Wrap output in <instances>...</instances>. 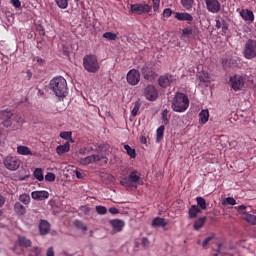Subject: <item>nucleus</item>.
Returning a JSON list of instances; mask_svg holds the SVG:
<instances>
[{
	"label": "nucleus",
	"instance_id": "obj_1",
	"mask_svg": "<svg viewBox=\"0 0 256 256\" xmlns=\"http://www.w3.org/2000/svg\"><path fill=\"white\" fill-rule=\"evenodd\" d=\"M171 108L175 113H185L189 109V96L183 92H177L172 99Z\"/></svg>",
	"mask_w": 256,
	"mask_h": 256
},
{
	"label": "nucleus",
	"instance_id": "obj_2",
	"mask_svg": "<svg viewBox=\"0 0 256 256\" xmlns=\"http://www.w3.org/2000/svg\"><path fill=\"white\" fill-rule=\"evenodd\" d=\"M50 89L56 95V97H65L67 93V80L62 76L53 78L50 81Z\"/></svg>",
	"mask_w": 256,
	"mask_h": 256
},
{
	"label": "nucleus",
	"instance_id": "obj_3",
	"mask_svg": "<svg viewBox=\"0 0 256 256\" xmlns=\"http://www.w3.org/2000/svg\"><path fill=\"white\" fill-rule=\"evenodd\" d=\"M83 67L88 73H97L101 69V64H99L97 56L88 54L83 58Z\"/></svg>",
	"mask_w": 256,
	"mask_h": 256
},
{
	"label": "nucleus",
	"instance_id": "obj_4",
	"mask_svg": "<svg viewBox=\"0 0 256 256\" xmlns=\"http://www.w3.org/2000/svg\"><path fill=\"white\" fill-rule=\"evenodd\" d=\"M243 57L245 59L251 60L255 59L256 57V40L254 39H248L246 43L244 44L243 49Z\"/></svg>",
	"mask_w": 256,
	"mask_h": 256
},
{
	"label": "nucleus",
	"instance_id": "obj_5",
	"mask_svg": "<svg viewBox=\"0 0 256 256\" xmlns=\"http://www.w3.org/2000/svg\"><path fill=\"white\" fill-rule=\"evenodd\" d=\"M3 165L8 171H17L21 167V160L17 156H6L3 159Z\"/></svg>",
	"mask_w": 256,
	"mask_h": 256
},
{
	"label": "nucleus",
	"instance_id": "obj_6",
	"mask_svg": "<svg viewBox=\"0 0 256 256\" xmlns=\"http://www.w3.org/2000/svg\"><path fill=\"white\" fill-rule=\"evenodd\" d=\"M245 77L235 74L229 78V85L233 91H242L245 87Z\"/></svg>",
	"mask_w": 256,
	"mask_h": 256
},
{
	"label": "nucleus",
	"instance_id": "obj_7",
	"mask_svg": "<svg viewBox=\"0 0 256 256\" xmlns=\"http://www.w3.org/2000/svg\"><path fill=\"white\" fill-rule=\"evenodd\" d=\"M175 81H177V76L167 73L158 78V85L162 89H167V87H171Z\"/></svg>",
	"mask_w": 256,
	"mask_h": 256
},
{
	"label": "nucleus",
	"instance_id": "obj_8",
	"mask_svg": "<svg viewBox=\"0 0 256 256\" xmlns=\"http://www.w3.org/2000/svg\"><path fill=\"white\" fill-rule=\"evenodd\" d=\"M144 97L148 101H157V99L159 97V91L157 90V88L154 85H148L144 89Z\"/></svg>",
	"mask_w": 256,
	"mask_h": 256
},
{
	"label": "nucleus",
	"instance_id": "obj_9",
	"mask_svg": "<svg viewBox=\"0 0 256 256\" xmlns=\"http://www.w3.org/2000/svg\"><path fill=\"white\" fill-rule=\"evenodd\" d=\"M126 80L129 85H139V81H141V73H139V70L131 69L127 73Z\"/></svg>",
	"mask_w": 256,
	"mask_h": 256
},
{
	"label": "nucleus",
	"instance_id": "obj_10",
	"mask_svg": "<svg viewBox=\"0 0 256 256\" xmlns=\"http://www.w3.org/2000/svg\"><path fill=\"white\" fill-rule=\"evenodd\" d=\"M130 11L136 15H143V13L151 12V6L148 4H133L131 5Z\"/></svg>",
	"mask_w": 256,
	"mask_h": 256
},
{
	"label": "nucleus",
	"instance_id": "obj_11",
	"mask_svg": "<svg viewBox=\"0 0 256 256\" xmlns=\"http://www.w3.org/2000/svg\"><path fill=\"white\" fill-rule=\"evenodd\" d=\"M206 9L209 13H219L221 11V2L219 0H206Z\"/></svg>",
	"mask_w": 256,
	"mask_h": 256
},
{
	"label": "nucleus",
	"instance_id": "obj_12",
	"mask_svg": "<svg viewBox=\"0 0 256 256\" xmlns=\"http://www.w3.org/2000/svg\"><path fill=\"white\" fill-rule=\"evenodd\" d=\"M109 224L112 227L113 233H121L123 227H125V221L119 219L109 220Z\"/></svg>",
	"mask_w": 256,
	"mask_h": 256
},
{
	"label": "nucleus",
	"instance_id": "obj_13",
	"mask_svg": "<svg viewBox=\"0 0 256 256\" xmlns=\"http://www.w3.org/2000/svg\"><path fill=\"white\" fill-rule=\"evenodd\" d=\"M141 71L146 81H153V79H155L157 76V74H155V72L149 66H144Z\"/></svg>",
	"mask_w": 256,
	"mask_h": 256
},
{
	"label": "nucleus",
	"instance_id": "obj_14",
	"mask_svg": "<svg viewBox=\"0 0 256 256\" xmlns=\"http://www.w3.org/2000/svg\"><path fill=\"white\" fill-rule=\"evenodd\" d=\"M240 17H242L244 21H249L250 23L255 21V14L249 9H242L240 11Z\"/></svg>",
	"mask_w": 256,
	"mask_h": 256
},
{
	"label": "nucleus",
	"instance_id": "obj_15",
	"mask_svg": "<svg viewBox=\"0 0 256 256\" xmlns=\"http://www.w3.org/2000/svg\"><path fill=\"white\" fill-rule=\"evenodd\" d=\"M97 161H101V157L99 155H90L85 158H80L81 165H89L91 163H97Z\"/></svg>",
	"mask_w": 256,
	"mask_h": 256
},
{
	"label": "nucleus",
	"instance_id": "obj_16",
	"mask_svg": "<svg viewBox=\"0 0 256 256\" xmlns=\"http://www.w3.org/2000/svg\"><path fill=\"white\" fill-rule=\"evenodd\" d=\"M175 19H177V21H187L188 23H191V21H193V15L187 12H176Z\"/></svg>",
	"mask_w": 256,
	"mask_h": 256
},
{
	"label": "nucleus",
	"instance_id": "obj_17",
	"mask_svg": "<svg viewBox=\"0 0 256 256\" xmlns=\"http://www.w3.org/2000/svg\"><path fill=\"white\" fill-rule=\"evenodd\" d=\"M32 199L36 201H44V199H49V192L47 191H34L31 193Z\"/></svg>",
	"mask_w": 256,
	"mask_h": 256
},
{
	"label": "nucleus",
	"instance_id": "obj_18",
	"mask_svg": "<svg viewBox=\"0 0 256 256\" xmlns=\"http://www.w3.org/2000/svg\"><path fill=\"white\" fill-rule=\"evenodd\" d=\"M241 219H243V221H246V223H249V225H256V216L250 214L249 212H241Z\"/></svg>",
	"mask_w": 256,
	"mask_h": 256
},
{
	"label": "nucleus",
	"instance_id": "obj_19",
	"mask_svg": "<svg viewBox=\"0 0 256 256\" xmlns=\"http://www.w3.org/2000/svg\"><path fill=\"white\" fill-rule=\"evenodd\" d=\"M128 181L130 183H138V185H143V180H141V176H139L137 171H132L128 175Z\"/></svg>",
	"mask_w": 256,
	"mask_h": 256
},
{
	"label": "nucleus",
	"instance_id": "obj_20",
	"mask_svg": "<svg viewBox=\"0 0 256 256\" xmlns=\"http://www.w3.org/2000/svg\"><path fill=\"white\" fill-rule=\"evenodd\" d=\"M71 150V144L69 141L65 142L63 145H59L56 147L57 155H64V153H69Z\"/></svg>",
	"mask_w": 256,
	"mask_h": 256
},
{
	"label": "nucleus",
	"instance_id": "obj_21",
	"mask_svg": "<svg viewBox=\"0 0 256 256\" xmlns=\"http://www.w3.org/2000/svg\"><path fill=\"white\" fill-rule=\"evenodd\" d=\"M39 231L41 235H47L51 231V225L46 220H41L39 224Z\"/></svg>",
	"mask_w": 256,
	"mask_h": 256
},
{
	"label": "nucleus",
	"instance_id": "obj_22",
	"mask_svg": "<svg viewBox=\"0 0 256 256\" xmlns=\"http://www.w3.org/2000/svg\"><path fill=\"white\" fill-rule=\"evenodd\" d=\"M182 37H184V39L187 41H191V39L195 38V29L189 27L184 28L182 30Z\"/></svg>",
	"mask_w": 256,
	"mask_h": 256
},
{
	"label": "nucleus",
	"instance_id": "obj_23",
	"mask_svg": "<svg viewBox=\"0 0 256 256\" xmlns=\"http://www.w3.org/2000/svg\"><path fill=\"white\" fill-rule=\"evenodd\" d=\"M0 116H1V119L5 121L4 127H9V125H11V122L9 121V119L13 117V112L4 110L0 112Z\"/></svg>",
	"mask_w": 256,
	"mask_h": 256
},
{
	"label": "nucleus",
	"instance_id": "obj_24",
	"mask_svg": "<svg viewBox=\"0 0 256 256\" xmlns=\"http://www.w3.org/2000/svg\"><path fill=\"white\" fill-rule=\"evenodd\" d=\"M152 227H167L169 225V222L161 217H156L152 220Z\"/></svg>",
	"mask_w": 256,
	"mask_h": 256
},
{
	"label": "nucleus",
	"instance_id": "obj_25",
	"mask_svg": "<svg viewBox=\"0 0 256 256\" xmlns=\"http://www.w3.org/2000/svg\"><path fill=\"white\" fill-rule=\"evenodd\" d=\"M201 213V208L197 205H192L188 210L189 219H195Z\"/></svg>",
	"mask_w": 256,
	"mask_h": 256
},
{
	"label": "nucleus",
	"instance_id": "obj_26",
	"mask_svg": "<svg viewBox=\"0 0 256 256\" xmlns=\"http://www.w3.org/2000/svg\"><path fill=\"white\" fill-rule=\"evenodd\" d=\"M199 118H200V123H202V125H205V123L209 121V110L208 109L201 110V112L199 113Z\"/></svg>",
	"mask_w": 256,
	"mask_h": 256
},
{
	"label": "nucleus",
	"instance_id": "obj_27",
	"mask_svg": "<svg viewBox=\"0 0 256 256\" xmlns=\"http://www.w3.org/2000/svg\"><path fill=\"white\" fill-rule=\"evenodd\" d=\"M207 217H200L194 222V230L199 231L205 225Z\"/></svg>",
	"mask_w": 256,
	"mask_h": 256
},
{
	"label": "nucleus",
	"instance_id": "obj_28",
	"mask_svg": "<svg viewBox=\"0 0 256 256\" xmlns=\"http://www.w3.org/2000/svg\"><path fill=\"white\" fill-rule=\"evenodd\" d=\"M17 154L18 155H33V152L27 146H18Z\"/></svg>",
	"mask_w": 256,
	"mask_h": 256
},
{
	"label": "nucleus",
	"instance_id": "obj_29",
	"mask_svg": "<svg viewBox=\"0 0 256 256\" xmlns=\"http://www.w3.org/2000/svg\"><path fill=\"white\" fill-rule=\"evenodd\" d=\"M18 242L20 247H31L32 242L24 236H18Z\"/></svg>",
	"mask_w": 256,
	"mask_h": 256
},
{
	"label": "nucleus",
	"instance_id": "obj_30",
	"mask_svg": "<svg viewBox=\"0 0 256 256\" xmlns=\"http://www.w3.org/2000/svg\"><path fill=\"white\" fill-rule=\"evenodd\" d=\"M197 207H199L200 211L201 209L205 211L207 209V201L203 197H197L196 198Z\"/></svg>",
	"mask_w": 256,
	"mask_h": 256
},
{
	"label": "nucleus",
	"instance_id": "obj_31",
	"mask_svg": "<svg viewBox=\"0 0 256 256\" xmlns=\"http://www.w3.org/2000/svg\"><path fill=\"white\" fill-rule=\"evenodd\" d=\"M165 134V126L161 125L156 130V142L159 143L163 139V135Z\"/></svg>",
	"mask_w": 256,
	"mask_h": 256
},
{
	"label": "nucleus",
	"instance_id": "obj_32",
	"mask_svg": "<svg viewBox=\"0 0 256 256\" xmlns=\"http://www.w3.org/2000/svg\"><path fill=\"white\" fill-rule=\"evenodd\" d=\"M182 7L186 9V11H191L193 9V3H195V0H180Z\"/></svg>",
	"mask_w": 256,
	"mask_h": 256
},
{
	"label": "nucleus",
	"instance_id": "obj_33",
	"mask_svg": "<svg viewBox=\"0 0 256 256\" xmlns=\"http://www.w3.org/2000/svg\"><path fill=\"white\" fill-rule=\"evenodd\" d=\"M33 176L37 181H43L45 179V176L43 175V169L36 168L33 172Z\"/></svg>",
	"mask_w": 256,
	"mask_h": 256
},
{
	"label": "nucleus",
	"instance_id": "obj_34",
	"mask_svg": "<svg viewBox=\"0 0 256 256\" xmlns=\"http://www.w3.org/2000/svg\"><path fill=\"white\" fill-rule=\"evenodd\" d=\"M124 149H125L127 155H129V157H131V159H135L137 157V152H135V149L131 148V146L125 145Z\"/></svg>",
	"mask_w": 256,
	"mask_h": 256
},
{
	"label": "nucleus",
	"instance_id": "obj_35",
	"mask_svg": "<svg viewBox=\"0 0 256 256\" xmlns=\"http://www.w3.org/2000/svg\"><path fill=\"white\" fill-rule=\"evenodd\" d=\"M14 210L18 213V215H25V206H23L20 202L15 203Z\"/></svg>",
	"mask_w": 256,
	"mask_h": 256
},
{
	"label": "nucleus",
	"instance_id": "obj_36",
	"mask_svg": "<svg viewBox=\"0 0 256 256\" xmlns=\"http://www.w3.org/2000/svg\"><path fill=\"white\" fill-rule=\"evenodd\" d=\"M19 201L23 203L24 205H29L31 203V196L29 194H21L19 197Z\"/></svg>",
	"mask_w": 256,
	"mask_h": 256
},
{
	"label": "nucleus",
	"instance_id": "obj_37",
	"mask_svg": "<svg viewBox=\"0 0 256 256\" xmlns=\"http://www.w3.org/2000/svg\"><path fill=\"white\" fill-rule=\"evenodd\" d=\"M74 226L77 229H80V231H87V225H85L81 220H75L74 221Z\"/></svg>",
	"mask_w": 256,
	"mask_h": 256
},
{
	"label": "nucleus",
	"instance_id": "obj_38",
	"mask_svg": "<svg viewBox=\"0 0 256 256\" xmlns=\"http://www.w3.org/2000/svg\"><path fill=\"white\" fill-rule=\"evenodd\" d=\"M55 1H56V5L60 9H67V7H69V0H55Z\"/></svg>",
	"mask_w": 256,
	"mask_h": 256
},
{
	"label": "nucleus",
	"instance_id": "obj_39",
	"mask_svg": "<svg viewBox=\"0 0 256 256\" xmlns=\"http://www.w3.org/2000/svg\"><path fill=\"white\" fill-rule=\"evenodd\" d=\"M104 39H108V41H116L117 40V34L113 32H105L103 34Z\"/></svg>",
	"mask_w": 256,
	"mask_h": 256
},
{
	"label": "nucleus",
	"instance_id": "obj_40",
	"mask_svg": "<svg viewBox=\"0 0 256 256\" xmlns=\"http://www.w3.org/2000/svg\"><path fill=\"white\" fill-rule=\"evenodd\" d=\"M168 115H169V110L164 109L162 111V121H163L164 125H169Z\"/></svg>",
	"mask_w": 256,
	"mask_h": 256
},
{
	"label": "nucleus",
	"instance_id": "obj_41",
	"mask_svg": "<svg viewBox=\"0 0 256 256\" xmlns=\"http://www.w3.org/2000/svg\"><path fill=\"white\" fill-rule=\"evenodd\" d=\"M139 109H141V103H139L137 101V102H135L134 107L132 109V116L133 117H137V113H139Z\"/></svg>",
	"mask_w": 256,
	"mask_h": 256
},
{
	"label": "nucleus",
	"instance_id": "obj_42",
	"mask_svg": "<svg viewBox=\"0 0 256 256\" xmlns=\"http://www.w3.org/2000/svg\"><path fill=\"white\" fill-rule=\"evenodd\" d=\"M72 135H73V132L71 131H65L60 133L61 139H66V141H68V139H71Z\"/></svg>",
	"mask_w": 256,
	"mask_h": 256
},
{
	"label": "nucleus",
	"instance_id": "obj_43",
	"mask_svg": "<svg viewBox=\"0 0 256 256\" xmlns=\"http://www.w3.org/2000/svg\"><path fill=\"white\" fill-rule=\"evenodd\" d=\"M224 205H237V200L233 197H228L223 202Z\"/></svg>",
	"mask_w": 256,
	"mask_h": 256
},
{
	"label": "nucleus",
	"instance_id": "obj_44",
	"mask_svg": "<svg viewBox=\"0 0 256 256\" xmlns=\"http://www.w3.org/2000/svg\"><path fill=\"white\" fill-rule=\"evenodd\" d=\"M29 256H41V248L39 247L32 248Z\"/></svg>",
	"mask_w": 256,
	"mask_h": 256
},
{
	"label": "nucleus",
	"instance_id": "obj_45",
	"mask_svg": "<svg viewBox=\"0 0 256 256\" xmlns=\"http://www.w3.org/2000/svg\"><path fill=\"white\" fill-rule=\"evenodd\" d=\"M45 179L46 181H48L49 183H53V181H55V175L53 174V172H48L45 175Z\"/></svg>",
	"mask_w": 256,
	"mask_h": 256
},
{
	"label": "nucleus",
	"instance_id": "obj_46",
	"mask_svg": "<svg viewBox=\"0 0 256 256\" xmlns=\"http://www.w3.org/2000/svg\"><path fill=\"white\" fill-rule=\"evenodd\" d=\"M5 201H7L5 196L0 194V217L3 216V209H1V208L3 207V205H5Z\"/></svg>",
	"mask_w": 256,
	"mask_h": 256
},
{
	"label": "nucleus",
	"instance_id": "obj_47",
	"mask_svg": "<svg viewBox=\"0 0 256 256\" xmlns=\"http://www.w3.org/2000/svg\"><path fill=\"white\" fill-rule=\"evenodd\" d=\"M96 212L98 215H105V213H107V208L104 206H96Z\"/></svg>",
	"mask_w": 256,
	"mask_h": 256
},
{
	"label": "nucleus",
	"instance_id": "obj_48",
	"mask_svg": "<svg viewBox=\"0 0 256 256\" xmlns=\"http://www.w3.org/2000/svg\"><path fill=\"white\" fill-rule=\"evenodd\" d=\"M171 15H173V11L171 10V8L164 9L163 17H166V19H169V17H171Z\"/></svg>",
	"mask_w": 256,
	"mask_h": 256
},
{
	"label": "nucleus",
	"instance_id": "obj_49",
	"mask_svg": "<svg viewBox=\"0 0 256 256\" xmlns=\"http://www.w3.org/2000/svg\"><path fill=\"white\" fill-rule=\"evenodd\" d=\"M153 3V9L155 12L159 11V5L161 3V0H152Z\"/></svg>",
	"mask_w": 256,
	"mask_h": 256
},
{
	"label": "nucleus",
	"instance_id": "obj_50",
	"mask_svg": "<svg viewBox=\"0 0 256 256\" xmlns=\"http://www.w3.org/2000/svg\"><path fill=\"white\" fill-rule=\"evenodd\" d=\"M211 241H213V236H209V237H207L204 241H203V243H202V247H207V245H209V242H211Z\"/></svg>",
	"mask_w": 256,
	"mask_h": 256
},
{
	"label": "nucleus",
	"instance_id": "obj_51",
	"mask_svg": "<svg viewBox=\"0 0 256 256\" xmlns=\"http://www.w3.org/2000/svg\"><path fill=\"white\" fill-rule=\"evenodd\" d=\"M222 31L224 33H227V31H229V24H227L225 20L222 21Z\"/></svg>",
	"mask_w": 256,
	"mask_h": 256
},
{
	"label": "nucleus",
	"instance_id": "obj_52",
	"mask_svg": "<svg viewBox=\"0 0 256 256\" xmlns=\"http://www.w3.org/2000/svg\"><path fill=\"white\" fill-rule=\"evenodd\" d=\"M13 7H15L16 9H19V7H21V1L20 0H10Z\"/></svg>",
	"mask_w": 256,
	"mask_h": 256
},
{
	"label": "nucleus",
	"instance_id": "obj_53",
	"mask_svg": "<svg viewBox=\"0 0 256 256\" xmlns=\"http://www.w3.org/2000/svg\"><path fill=\"white\" fill-rule=\"evenodd\" d=\"M47 256H55V250H53V247H50L47 249Z\"/></svg>",
	"mask_w": 256,
	"mask_h": 256
},
{
	"label": "nucleus",
	"instance_id": "obj_54",
	"mask_svg": "<svg viewBox=\"0 0 256 256\" xmlns=\"http://www.w3.org/2000/svg\"><path fill=\"white\" fill-rule=\"evenodd\" d=\"M109 213H111L112 215H117L119 213V209L111 207L109 208Z\"/></svg>",
	"mask_w": 256,
	"mask_h": 256
},
{
	"label": "nucleus",
	"instance_id": "obj_55",
	"mask_svg": "<svg viewBox=\"0 0 256 256\" xmlns=\"http://www.w3.org/2000/svg\"><path fill=\"white\" fill-rule=\"evenodd\" d=\"M142 245L144 247H149V245H150L149 239L148 238H143L142 239Z\"/></svg>",
	"mask_w": 256,
	"mask_h": 256
},
{
	"label": "nucleus",
	"instance_id": "obj_56",
	"mask_svg": "<svg viewBox=\"0 0 256 256\" xmlns=\"http://www.w3.org/2000/svg\"><path fill=\"white\" fill-rule=\"evenodd\" d=\"M75 175H76L77 179H83V174L81 172H79L78 170H75Z\"/></svg>",
	"mask_w": 256,
	"mask_h": 256
},
{
	"label": "nucleus",
	"instance_id": "obj_57",
	"mask_svg": "<svg viewBox=\"0 0 256 256\" xmlns=\"http://www.w3.org/2000/svg\"><path fill=\"white\" fill-rule=\"evenodd\" d=\"M81 210L84 211V213H85L86 215H89V207H87V206H82V207H81Z\"/></svg>",
	"mask_w": 256,
	"mask_h": 256
},
{
	"label": "nucleus",
	"instance_id": "obj_58",
	"mask_svg": "<svg viewBox=\"0 0 256 256\" xmlns=\"http://www.w3.org/2000/svg\"><path fill=\"white\" fill-rule=\"evenodd\" d=\"M222 25L223 23H221L220 20H216V25H215L216 29H221Z\"/></svg>",
	"mask_w": 256,
	"mask_h": 256
},
{
	"label": "nucleus",
	"instance_id": "obj_59",
	"mask_svg": "<svg viewBox=\"0 0 256 256\" xmlns=\"http://www.w3.org/2000/svg\"><path fill=\"white\" fill-rule=\"evenodd\" d=\"M246 209H247V206L245 205L238 206V211H245Z\"/></svg>",
	"mask_w": 256,
	"mask_h": 256
},
{
	"label": "nucleus",
	"instance_id": "obj_60",
	"mask_svg": "<svg viewBox=\"0 0 256 256\" xmlns=\"http://www.w3.org/2000/svg\"><path fill=\"white\" fill-rule=\"evenodd\" d=\"M217 247H218L217 253H221V247H223V243H218Z\"/></svg>",
	"mask_w": 256,
	"mask_h": 256
},
{
	"label": "nucleus",
	"instance_id": "obj_61",
	"mask_svg": "<svg viewBox=\"0 0 256 256\" xmlns=\"http://www.w3.org/2000/svg\"><path fill=\"white\" fill-rule=\"evenodd\" d=\"M17 122L18 123H27V121L25 120V118H19V119H17Z\"/></svg>",
	"mask_w": 256,
	"mask_h": 256
},
{
	"label": "nucleus",
	"instance_id": "obj_62",
	"mask_svg": "<svg viewBox=\"0 0 256 256\" xmlns=\"http://www.w3.org/2000/svg\"><path fill=\"white\" fill-rule=\"evenodd\" d=\"M121 185H127V179L126 178H124L123 180H121Z\"/></svg>",
	"mask_w": 256,
	"mask_h": 256
},
{
	"label": "nucleus",
	"instance_id": "obj_63",
	"mask_svg": "<svg viewBox=\"0 0 256 256\" xmlns=\"http://www.w3.org/2000/svg\"><path fill=\"white\" fill-rule=\"evenodd\" d=\"M45 60H43V58H37V63H44Z\"/></svg>",
	"mask_w": 256,
	"mask_h": 256
},
{
	"label": "nucleus",
	"instance_id": "obj_64",
	"mask_svg": "<svg viewBox=\"0 0 256 256\" xmlns=\"http://www.w3.org/2000/svg\"><path fill=\"white\" fill-rule=\"evenodd\" d=\"M141 143H147V138L142 137V138H141Z\"/></svg>",
	"mask_w": 256,
	"mask_h": 256
}]
</instances>
